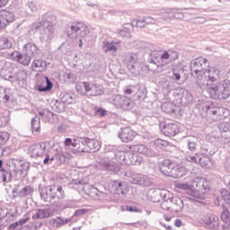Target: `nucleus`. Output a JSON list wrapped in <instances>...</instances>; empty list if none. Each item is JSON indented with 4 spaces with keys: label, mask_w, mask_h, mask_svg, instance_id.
<instances>
[{
    "label": "nucleus",
    "mask_w": 230,
    "mask_h": 230,
    "mask_svg": "<svg viewBox=\"0 0 230 230\" xmlns=\"http://www.w3.org/2000/svg\"><path fill=\"white\" fill-rule=\"evenodd\" d=\"M192 71L196 76V84L203 89L206 87L207 93L213 100H227L230 96V82L221 81L220 70L217 66H208V59L199 58L192 64Z\"/></svg>",
    "instance_id": "f257e3e1"
},
{
    "label": "nucleus",
    "mask_w": 230,
    "mask_h": 230,
    "mask_svg": "<svg viewBox=\"0 0 230 230\" xmlns=\"http://www.w3.org/2000/svg\"><path fill=\"white\" fill-rule=\"evenodd\" d=\"M176 190H182L187 191L197 200H204L206 199L207 193H209V183L204 178H197L192 181L191 183H175Z\"/></svg>",
    "instance_id": "f03ea898"
},
{
    "label": "nucleus",
    "mask_w": 230,
    "mask_h": 230,
    "mask_svg": "<svg viewBox=\"0 0 230 230\" xmlns=\"http://www.w3.org/2000/svg\"><path fill=\"white\" fill-rule=\"evenodd\" d=\"M179 58V53L175 50H155L151 54V62L161 69V71H166L164 66L173 60Z\"/></svg>",
    "instance_id": "7ed1b4c3"
},
{
    "label": "nucleus",
    "mask_w": 230,
    "mask_h": 230,
    "mask_svg": "<svg viewBox=\"0 0 230 230\" xmlns=\"http://www.w3.org/2000/svg\"><path fill=\"white\" fill-rule=\"evenodd\" d=\"M159 169L164 175L173 179H179V177H182L186 173V168L182 165V163L172 160H164L159 164Z\"/></svg>",
    "instance_id": "20e7f679"
},
{
    "label": "nucleus",
    "mask_w": 230,
    "mask_h": 230,
    "mask_svg": "<svg viewBox=\"0 0 230 230\" xmlns=\"http://www.w3.org/2000/svg\"><path fill=\"white\" fill-rule=\"evenodd\" d=\"M76 92L82 96H102L103 89L96 83L80 82L75 85Z\"/></svg>",
    "instance_id": "39448f33"
},
{
    "label": "nucleus",
    "mask_w": 230,
    "mask_h": 230,
    "mask_svg": "<svg viewBox=\"0 0 230 230\" xmlns=\"http://www.w3.org/2000/svg\"><path fill=\"white\" fill-rule=\"evenodd\" d=\"M79 143H81L78 147L79 154H93L102 148V142L96 138L83 137H80Z\"/></svg>",
    "instance_id": "423d86ee"
},
{
    "label": "nucleus",
    "mask_w": 230,
    "mask_h": 230,
    "mask_svg": "<svg viewBox=\"0 0 230 230\" xmlns=\"http://www.w3.org/2000/svg\"><path fill=\"white\" fill-rule=\"evenodd\" d=\"M15 21V14L8 10H0V31H3L7 26Z\"/></svg>",
    "instance_id": "0eeeda50"
},
{
    "label": "nucleus",
    "mask_w": 230,
    "mask_h": 230,
    "mask_svg": "<svg viewBox=\"0 0 230 230\" xmlns=\"http://www.w3.org/2000/svg\"><path fill=\"white\" fill-rule=\"evenodd\" d=\"M118 136L121 143H132V140L137 137V132L130 127H126L120 129Z\"/></svg>",
    "instance_id": "6e6552de"
},
{
    "label": "nucleus",
    "mask_w": 230,
    "mask_h": 230,
    "mask_svg": "<svg viewBox=\"0 0 230 230\" xmlns=\"http://www.w3.org/2000/svg\"><path fill=\"white\" fill-rule=\"evenodd\" d=\"M114 104L122 111H130L132 105V100L126 95L117 94L114 99Z\"/></svg>",
    "instance_id": "1a4fd4ad"
},
{
    "label": "nucleus",
    "mask_w": 230,
    "mask_h": 230,
    "mask_svg": "<svg viewBox=\"0 0 230 230\" xmlns=\"http://www.w3.org/2000/svg\"><path fill=\"white\" fill-rule=\"evenodd\" d=\"M197 157H199V163L203 168H209L211 166V158L208 155L196 154L194 156L187 155L186 159L189 163H198Z\"/></svg>",
    "instance_id": "9d476101"
},
{
    "label": "nucleus",
    "mask_w": 230,
    "mask_h": 230,
    "mask_svg": "<svg viewBox=\"0 0 230 230\" xmlns=\"http://www.w3.org/2000/svg\"><path fill=\"white\" fill-rule=\"evenodd\" d=\"M181 130V127L178 123H168L165 124L163 128V132L164 136H167L168 137H173L179 134Z\"/></svg>",
    "instance_id": "9b49d317"
},
{
    "label": "nucleus",
    "mask_w": 230,
    "mask_h": 230,
    "mask_svg": "<svg viewBox=\"0 0 230 230\" xmlns=\"http://www.w3.org/2000/svg\"><path fill=\"white\" fill-rule=\"evenodd\" d=\"M46 152V146L42 144H34L29 147V154L31 157H42Z\"/></svg>",
    "instance_id": "f8f14e48"
},
{
    "label": "nucleus",
    "mask_w": 230,
    "mask_h": 230,
    "mask_svg": "<svg viewBox=\"0 0 230 230\" xmlns=\"http://www.w3.org/2000/svg\"><path fill=\"white\" fill-rule=\"evenodd\" d=\"M11 57L13 58V60H15V62H18L21 66H28L31 63V58L26 55V52L25 54H21L19 51H13L11 54Z\"/></svg>",
    "instance_id": "ddd939ff"
},
{
    "label": "nucleus",
    "mask_w": 230,
    "mask_h": 230,
    "mask_svg": "<svg viewBox=\"0 0 230 230\" xmlns=\"http://www.w3.org/2000/svg\"><path fill=\"white\" fill-rule=\"evenodd\" d=\"M23 51L25 55L30 57V58H37L40 53V51H39V47L33 43H27L23 47Z\"/></svg>",
    "instance_id": "4468645a"
},
{
    "label": "nucleus",
    "mask_w": 230,
    "mask_h": 230,
    "mask_svg": "<svg viewBox=\"0 0 230 230\" xmlns=\"http://www.w3.org/2000/svg\"><path fill=\"white\" fill-rule=\"evenodd\" d=\"M205 224L208 229L217 230L218 229L220 223L218 221V217L211 215L205 219Z\"/></svg>",
    "instance_id": "2eb2a0df"
},
{
    "label": "nucleus",
    "mask_w": 230,
    "mask_h": 230,
    "mask_svg": "<svg viewBox=\"0 0 230 230\" xmlns=\"http://www.w3.org/2000/svg\"><path fill=\"white\" fill-rule=\"evenodd\" d=\"M53 89V83L49 81V78L48 76H45L43 79H41L40 84H38V91L40 93H46L48 91H50Z\"/></svg>",
    "instance_id": "dca6fc26"
},
{
    "label": "nucleus",
    "mask_w": 230,
    "mask_h": 230,
    "mask_svg": "<svg viewBox=\"0 0 230 230\" xmlns=\"http://www.w3.org/2000/svg\"><path fill=\"white\" fill-rule=\"evenodd\" d=\"M129 150H132L135 154H141L142 155H145V154H147L148 152V147L145 145L137 144L129 146Z\"/></svg>",
    "instance_id": "f3484780"
},
{
    "label": "nucleus",
    "mask_w": 230,
    "mask_h": 230,
    "mask_svg": "<svg viewBox=\"0 0 230 230\" xmlns=\"http://www.w3.org/2000/svg\"><path fill=\"white\" fill-rule=\"evenodd\" d=\"M13 44L6 37L0 38V51H6V49H12Z\"/></svg>",
    "instance_id": "a211bd4d"
},
{
    "label": "nucleus",
    "mask_w": 230,
    "mask_h": 230,
    "mask_svg": "<svg viewBox=\"0 0 230 230\" xmlns=\"http://www.w3.org/2000/svg\"><path fill=\"white\" fill-rule=\"evenodd\" d=\"M113 188H115L117 193H121V195H125L127 193V184L122 181H115L113 182Z\"/></svg>",
    "instance_id": "6ab92c4d"
},
{
    "label": "nucleus",
    "mask_w": 230,
    "mask_h": 230,
    "mask_svg": "<svg viewBox=\"0 0 230 230\" xmlns=\"http://www.w3.org/2000/svg\"><path fill=\"white\" fill-rule=\"evenodd\" d=\"M64 145L65 146H73V148H75L77 152L78 147L82 146L80 143V137H76L74 140L71 138H66Z\"/></svg>",
    "instance_id": "aec40b11"
},
{
    "label": "nucleus",
    "mask_w": 230,
    "mask_h": 230,
    "mask_svg": "<svg viewBox=\"0 0 230 230\" xmlns=\"http://www.w3.org/2000/svg\"><path fill=\"white\" fill-rule=\"evenodd\" d=\"M213 116H216V121H222L226 119L225 110L224 108H216L212 111Z\"/></svg>",
    "instance_id": "412c9836"
},
{
    "label": "nucleus",
    "mask_w": 230,
    "mask_h": 230,
    "mask_svg": "<svg viewBox=\"0 0 230 230\" xmlns=\"http://www.w3.org/2000/svg\"><path fill=\"white\" fill-rule=\"evenodd\" d=\"M49 218V211L40 209L36 214L32 215V220Z\"/></svg>",
    "instance_id": "4be33fe9"
},
{
    "label": "nucleus",
    "mask_w": 230,
    "mask_h": 230,
    "mask_svg": "<svg viewBox=\"0 0 230 230\" xmlns=\"http://www.w3.org/2000/svg\"><path fill=\"white\" fill-rule=\"evenodd\" d=\"M71 30L75 33H77V31L85 32L87 31V25H85L84 22H76L71 26Z\"/></svg>",
    "instance_id": "5701e85b"
},
{
    "label": "nucleus",
    "mask_w": 230,
    "mask_h": 230,
    "mask_svg": "<svg viewBox=\"0 0 230 230\" xmlns=\"http://www.w3.org/2000/svg\"><path fill=\"white\" fill-rule=\"evenodd\" d=\"M31 193H33V187L27 185L23 187L22 190H20L19 197H28V195H31Z\"/></svg>",
    "instance_id": "b1692460"
},
{
    "label": "nucleus",
    "mask_w": 230,
    "mask_h": 230,
    "mask_svg": "<svg viewBox=\"0 0 230 230\" xmlns=\"http://www.w3.org/2000/svg\"><path fill=\"white\" fill-rule=\"evenodd\" d=\"M220 218H221L222 222H224V224H229L230 223V212H229V209L224 208L223 212L221 213Z\"/></svg>",
    "instance_id": "393cba45"
},
{
    "label": "nucleus",
    "mask_w": 230,
    "mask_h": 230,
    "mask_svg": "<svg viewBox=\"0 0 230 230\" xmlns=\"http://www.w3.org/2000/svg\"><path fill=\"white\" fill-rule=\"evenodd\" d=\"M136 57H137V54H134V53H128L124 59V64L126 66H128L129 64H132L134 62H136Z\"/></svg>",
    "instance_id": "a878e982"
},
{
    "label": "nucleus",
    "mask_w": 230,
    "mask_h": 230,
    "mask_svg": "<svg viewBox=\"0 0 230 230\" xmlns=\"http://www.w3.org/2000/svg\"><path fill=\"white\" fill-rule=\"evenodd\" d=\"M10 139V133L2 131L0 132V145H4Z\"/></svg>",
    "instance_id": "bb28decb"
},
{
    "label": "nucleus",
    "mask_w": 230,
    "mask_h": 230,
    "mask_svg": "<svg viewBox=\"0 0 230 230\" xmlns=\"http://www.w3.org/2000/svg\"><path fill=\"white\" fill-rule=\"evenodd\" d=\"M91 211L90 209L87 208H80L75 211L74 216L75 217H84V215H87Z\"/></svg>",
    "instance_id": "cd10ccee"
},
{
    "label": "nucleus",
    "mask_w": 230,
    "mask_h": 230,
    "mask_svg": "<svg viewBox=\"0 0 230 230\" xmlns=\"http://www.w3.org/2000/svg\"><path fill=\"white\" fill-rule=\"evenodd\" d=\"M219 130L221 132H230V123L223 122L219 125Z\"/></svg>",
    "instance_id": "c85d7f7f"
},
{
    "label": "nucleus",
    "mask_w": 230,
    "mask_h": 230,
    "mask_svg": "<svg viewBox=\"0 0 230 230\" xmlns=\"http://www.w3.org/2000/svg\"><path fill=\"white\" fill-rule=\"evenodd\" d=\"M32 132H40V122L37 120L31 121Z\"/></svg>",
    "instance_id": "c756f323"
},
{
    "label": "nucleus",
    "mask_w": 230,
    "mask_h": 230,
    "mask_svg": "<svg viewBox=\"0 0 230 230\" xmlns=\"http://www.w3.org/2000/svg\"><path fill=\"white\" fill-rule=\"evenodd\" d=\"M155 145L156 146H159L160 148H163V146H168V145H170V143H168V141H166V140L158 138V139L155 140Z\"/></svg>",
    "instance_id": "7c9ffc66"
},
{
    "label": "nucleus",
    "mask_w": 230,
    "mask_h": 230,
    "mask_svg": "<svg viewBox=\"0 0 230 230\" xmlns=\"http://www.w3.org/2000/svg\"><path fill=\"white\" fill-rule=\"evenodd\" d=\"M105 53H108V51H114L116 52L118 50V49L116 48V45H114V43H109L107 42L105 44Z\"/></svg>",
    "instance_id": "2f4dec72"
},
{
    "label": "nucleus",
    "mask_w": 230,
    "mask_h": 230,
    "mask_svg": "<svg viewBox=\"0 0 230 230\" xmlns=\"http://www.w3.org/2000/svg\"><path fill=\"white\" fill-rule=\"evenodd\" d=\"M134 93V86L132 85H128L124 87L123 89V93L125 94L124 96H130Z\"/></svg>",
    "instance_id": "473e14b6"
},
{
    "label": "nucleus",
    "mask_w": 230,
    "mask_h": 230,
    "mask_svg": "<svg viewBox=\"0 0 230 230\" xmlns=\"http://www.w3.org/2000/svg\"><path fill=\"white\" fill-rule=\"evenodd\" d=\"M95 114L101 118H103L104 116H107V111L102 108H98L95 110Z\"/></svg>",
    "instance_id": "72a5a7b5"
},
{
    "label": "nucleus",
    "mask_w": 230,
    "mask_h": 230,
    "mask_svg": "<svg viewBox=\"0 0 230 230\" xmlns=\"http://www.w3.org/2000/svg\"><path fill=\"white\" fill-rule=\"evenodd\" d=\"M32 69L36 70L38 67H42V60L35 59L31 64Z\"/></svg>",
    "instance_id": "f704fd0d"
},
{
    "label": "nucleus",
    "mask_w": 230,
    "mask_h": 230,
    "mask_svg": "<svg viewBox=\"0 0 230 230\" xmlns=\"http://www.w3.org/2000/svg\"><path fill=\"white\" fill-rule=\"evenodd\" d=\"M188 149L190 150V152H195V150H197V143L190 141L188 143Z\"/></svg>",
    "instance_id": "c9c22d12"
},
{
    "label": "nucleus",
    "mask_w": 230,
    "mask_h": 230,
    "mask_svg": "<svg viewBox=\"0 0 230 230\" xmlns=\"http://www.w3.org/2000/svg\"><path fill=\"white\" fill-rule=\"evenodd\" d=\"M44 24H46V21H41V22H36L33 25L34 30H40V28H44Z\"/></svg>",
    "instance_id": "e433bc0d"
},
{
    "label": "nucleus",
    "mask_w": 230,
    "mask_h": 230,
    "mask_svg": "<svg viewBox=\"0 0 230 230\" xmlns=\"http://www.w3.org/2000/svg\"><path fill=\"white\" fill-rule=\"evenodd\" d=\"M49 161H55V157H49V155H47L46 159L43 161V164H49Z\"/></svg>",
    "instance_id": "4c0bfd02"
},
{
    "label": "nucleus",
    "mask_w": 230,
    "mask_h": 230,
    "mask_svg": "<svg viewBox=\"0 0 230 230\" xmlns=\"http://www.w3.org/2000/svg\"><path fill=\"white\" fill-rule=\"evenodd\" d=\"M30 222V217L23 218V219H20L18 221L19 226H24V224Z\"/></svg>",
    "instance_id": "58836bf2"
},
{
    "label": "nucleus",
    "mask_w": 230,
    "mask_h": 230,
    "mask_svg": "<svg viewBox=\"0 0 230 230\" xmlns=\"http://www.w3.org/2000/svg\"><path fill=\"white\" fill-rule=\"evenodd\" d=\"M126 209L127 211L135 212V213H137L139 211V208H134V207H127Z\"/></svg>",
    "instance_id": "ea45409f"
},
{
    "label": "nucleus",
    "mask_w": 230,
    "mask_h": 230,
    "mask_svg": "<svg viewBox=\"0 0 230 230\" xmlns=\"http://www.w3.org/2000/svg\"><path fill=\"white\" fill-rule=\"evenodd\" d=\"M172 80H176L177 82L181 80V74L173 72Z\"/></svg>",
    "instance_id": "a19ab883"
},
{
    "label": "nucleus",
    "mask_w": 230,
    "mask_h": 230,
    "mask_svg": "<svg viewBox=\"0 0 230 230\" xmlns=\"http://www.w3.org/2000/svg\"><path fill=\"white\" fill-rule=\"evenodd\" d=\"M10 0H0V8H4Z\"/></svg>",
    "instance_id": "79ce46f5"
},
{
    "label": "nucleus",
    "mask_w": 230,
    "mask_h": 230,
    "mask_svg": "<svg viewBox=\"0 0 230 230\" xmlns=\"http://www.w3.org/2000/svg\"><path fill=\"white\" fill-rule=\"evenodd\" d=\"M8 175H10V172L2 173L3 182H7L8 181V180H7Z\"/></svg>",
    "instance_id": "37998d69"
},
{
    "label": "nucleus",
    "mask_w": 230,
    "mask_h": 230,
    "mask_svg": "<svg viewBox=\"0 0 230 230\" xmlns=\"http://www.w3.org/2000/svg\"><path fill=\"white\" fill-rule=\"evenodd\" d=\"M174 226L176 227H181V226H182V221H181V219H176L175 223H174Z\"/></svg>",
    "instance_id": "c03bdc74"
},
{
    "label": "nucleus",
    "mask_w": 230,
    "mask_h": 230,
    "mask_svg": "<svg viewBox=\"0 0 230 230\" xmlns=\"http://www.w3.org/2000/svg\"><path fill=\"white\" fill-rule=\"evenodd\" d=\"M9 227L10 229H17V227H19V222L13 223Z\"/></svg>",
    "instance_id": "a18cd8bd"
},
{
    "label": "nucleus",
    "mask_w": 230,
    "mask_h": 230,
    "mask_svg": "<svg viewBox=\"0 0 230 230\" xmlns=\"http://www.w3.org/2000/svg\"><path fill=\"white\" fill-rule=\"evenodd\" d=\"M223 230H230V223L224 224L222 226Z\"/></svg>",
    "instance_id": "49530a36"
},
{
    "label": "nucleus",
    "mask_w": 230,
    "mask_h": 230,
    "mask_svg": "<svg viewBox=\"0 0 230 230\" xmlns=\"http://www.w3.org/2000/svg\"><path fill=\"white\" fill-rule=\"evenodd\" d=\"M223 197H226V195H229V192L226 190H222Z\"/></svg>",
    "instance_id": "de8ad7c7"
},
{
    "label": "nucleus",
    "mask_w": 230,
    "mask_h": 230,
    "mask_svg": "<svg viewBox=\"0 0 230 230\" xmlns=\"http://www.w3.org/2000/svg\"><path fill=\"white\" fill-rule=\"evenodd\" d=\"M4 100L5 101V103L8 102V100H10V96L9 95H4Z\"/></svg>",
    "instance_id": "09e8293b"
},
{
    "label": "nucleus",
    "mask_w": 230,
    "mask_h": 230,
    "mask_svg": "<svg viewBox=\"0 0 230 230\" xmlns=\"http://www.w3.org/2000/svg\"><path fill=\"white\" fill-rule=\"evenodd\" d=\"M1 172L2 173H9V172L6 169H4V168L1 169Z\"/></svg>",
    "instance_id": "8fccbe9b"
},
{
    "label": "nucleus",
    "mask_w": 230,
    "mask_h": 230,
    "mask_svg": "<svg viewBox=\"0 0 230 230\" xmlns=\"http://www.w3.org/2000/svg\"><path fill=\"white\" fill-rule=\"evenodd\" d=\"M126 226H133L134 227H136V223H128L126 224Z\"/></svg>",
    "instance_id": "3c124183"
},
{
    "label": "nucleus",
    "mask_w": 230,
    "mask_h": 230,
    "mask_svg": "<svg viewBox=\"0 0 230 230\" xmlns=\"http://www.w3.org/2000/svg\"><path fill=\"white\" fill-rule=\"evenodd\" d=\"M57 190L59 191V192H62V186H58Z\"/></svg>",
    "instance_id": "603ef678"
},
{
    "label": "nucleus",
    "mask_w": 230,
    "mask_h": 230,
    "mask_svg": "<svg viewBox=\"0 0 230 230\" xmlns=\"http://www.w3.org/2000/svg\"><path fill=\"white\" fill-rule=\"evenodd\" d=\"M82 46H83V42H82V40H80V41H79V48H82Z\"/></svg>",
    "instance_id": "864d4df0"
},
{
    "label": "nucleus",
    "mask_w": 230,
    "mask_h": 230,
    "mask_svg": "<svg viewBox=\"0 0 230 230\" xmlns=\"http://www.w3.org/2000/svg\"><path fill=\"white\" fill-rule=\"evenodd\" d=\"M4 125H6V123H4V122L0 123V127H4Z\"/></svg>",
    "instance_id": "5fc2aeb1"
},
{
    "label": "nucleus",
    "mask_w": 230,
    "mask_h": 230,
    "mask_svg": "<svg viewBox=\"0 0 230 230\" xmlns=\"http://www.w3.org/2000/svg\"><path fill=\"white\" fill-rule=\"evenodd\" d=\"M0 168H3V160H0Z\"/></svg>",
    "instance_id": "6e6d98bb"
},
{
    "label": "nucleus",
    "mask_w": 230,
    "mask_h": 230,
    "mask_svg": "<svg viewBox=\"0 0 230 230\" xmlns=\"http://www.w3.org/2000/svg\"><path fill=\"white\" fill-rule=\"evenodd\" d=\"M165 220H167V222H170V218H165Z\"/></svg>",
    "instance_id": "4d7b16f0"
},
{
    "label": "nucleus",
    "mask_w": 230,
    "mask_h": 230,
    "mask_svg": "<svg viewBox=\"0 0 230 230\" xmlns=\"http://www.w3.org/2000/svg\"><path fill=\"white\" fill-rule=\"evenodd\" d=\"M1 121H3L4 118H0Z\"/></svg>",
    "instance_id": "13d9d810"
},
{
    "label": "nucleus",
    "mask_w": 230,
    "mask_h": 230,
    "mask_svg": "<svg viewBox=\"0 0 230 230\" xmlns=\"http://www.w3.org/2000/svg\"><path fill=\"white\" fill-rule=\"evenodd\" d=\"M133 183H134V184H137V182H136V181H133Z\"/></svg>",
    "instance_id": "bf43d9fd"
}]
</instances>
